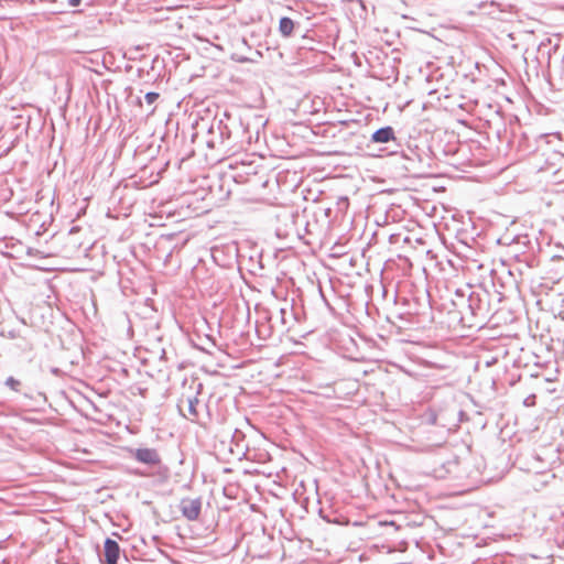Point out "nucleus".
Masks as SVG:
<instances>
[{"mask_svg":"<svg viewBox=\"0 0 564 564\" xmlns=\"http://www.w3.org/2000/svg\"><path fill=\"white\" fill-rule=\"evenodd\" d=\"M159 96L160 95L158 93L149 91L145 94L144 99L148 105H153L158 100Z\"/></svg>","mask_w":564,"mask_h":564,"instance_id":"9","label":"nucleus"},{"mask_svg":"<svg viewBox=\"0 0 564 564\" xmlns=\"http://www.w3.org/2000/svg\"><path fill=\"white\" fill-rule=\"evenodd\" d=\"M467 303V307L473 317H480L481 321L486 318L488 314L487 303L481 299L479 293L470 292Z\"/></svg>","mask_w":564,"mask_h":564,"instance_id":"2","label":"nucleus"},{"mask_svg":"<svg viewBox=\"0 0 564 564\" xmlns=\"http://www.w3.org/2000/svg\"><path fill=\"white\" fill-rule=\"evenodd\" d=\"M217 128H218V129H220V128H221V122H218Z\"/></svg>","mask_w":564,"mask_h":564,"instance_id":"17","label":"nucleus"},{"mask_svg":"<svg viewBox=\"0 0 564 564\" xmlns=\"http://www.w3.org/2000/svg\"><path fill=\"white\" fill-rule=\"evenodd\" d=\"M199 401L197 398H191L188 399V413L189 415L192 416V420H196L197 416H198V412H197V405H198Z\"/></svg>","mask_w":564,"mask_h":564,"instance_id":"8","label":"nucleus"},{"mask_svg":"<svg viewBox=\"0 0 564 564\" xmlns=\"http://www.w3.org/2000/svg\"><path fill=\"white\" fill-rule=\"evenodd\" d=\"M294 30V22L292 19L288 17H283L280 19L279 22V31L282 36L289 37Z\"/></svg>","mask_w":564,"mask_h":564,"instance_id":"6","label":"nucleus"},{"mask_svg":"<svg viewBox=\"0 0 564 564\" xmlns=\"http://www.w3.org/2000/svg\"><path fill=\"white\" fill-rule=\"evenodd\" d=\"M104 552L106 564H117L120 554V547L115 540L110 538L106 539L104 544Z\"/></svg>","mask_w":564,"mask_h":564,"instance_id":"4","label":"nucleus"},{"mask_svg":"<svg viewBox=\"0 0 564 564\" xmlns=\"http://www.w3.org/2000/svg\"><path fill=\"white\" fill-rule=\"evenodd\" d=\"M128 453L131 458L149 467H159L162 463L161 456L155 448H128Z\"/></svg>","mask_w":564,"mask_h":564,"instance_id":"1","label":"nucleus"},{"mask_svg":"<svg viewBox=\"0 0 564 564\" xmlns=\"http://www.w3.org/2000/svg\"><path fill=\"white\" fill-rule=\"evenodd\" d=\"M288 308L281 307L275 315H270L269 321L273 323L272 326H275L276 323H280L282 329L288 327V319H286Z\"/></svg>","mask_w":564,"mask_h":564,"instance_id":"7","label":"nucleus"},{"mask_svg":"<svg viewBox=\"0 0 564 564\" xmlns=\"http://www.w3.org/2000/svg\"><path fill=\"white\" fill-rule=\"evenodd\" d=\"M456 294H457L458 296L463 297V299H464V296H465V295H464V293H463L462 291H457V292H456Z\"/></svg>","mask_w":564,"mask_h":564,"instance_id":"14","label":"nucleus"},{"mask_svg":"<svg viewBox=\"0 0 564 564\" xmlns=\"http://www.w3.org/2000/svg\"><path fill=\"white\" fill-rule=\"evenodd\" d=\"M180 509H181V512L183 514V517H185L187 520L189 521H195L198 519L199 514H200V509H202V502H200V499H182L181 503H180Z\"/></svg>","mask_w":564,"mask_h":564,"instance_id":"3","label":"nucleus"},{"mask_svg":"<svg viewBox=\"0 0 564 564\" xmlns=\"http://www.w3.org/2000/svg\"><path fill=\"white\" fill-rule=\"evenodd\" d=\"M6 384L8 387H10L12 390L18 391L21 383L19 380L14 379L13 377H9L6 380Z\"/></svg>","mask_w":564,"mask_h":564,"instance_id":"10","label":"nucleus"},{"mask_svg":"<svg viewBox=\"0 0 564 564\" xmlns=\"http://www.w3.org/2000/svg\"><path fill=\"white\" fill-rule=\"evenodd\" d=\"M435 421H436V417H435V416L431 417V423H432V424H434V423H435Z\"/></svg>","mask_w":564,"mask_h":564,"instance_id":"16","label":"nucleus"},{"mask_svg":"<svg viewBox=\"0 0 564 564\" xmlns=\"http://www.w3.org/2000/svg\"><path fill=\"white\" fill-rule=\"evenodd\" d=\"M391 140H394V131L390 126L378 129L371 137V141L376 143H387Z\"/></svg>","mask_w":564,"mask_h":564,"instance_id":"5","label":"nucleus"},{"mask_svg":"<svg viewBox=\"0 0 564 564\" xmlns=\"http://www.w3.org/2000/svg\"><path fill=\"white\" fill-rule=\"evenodd\" d=\"M82 2V0H68V6L69 7H77L79 6Z\"/></svg>","mask_w":564,"mask_h":564,"instance_id":"12","label":"nucleus"},{"mask_svg":"<svg viewBox=\"0 0 564 564\" xmlns=\"http://www.w3.org/2000/svg\"><path fill=\"white\" fill-rule=\"evenodd\" d=\"M563 172L562 171H557L555 174H554V183L556 184H562L563 181H562V176H563Z\"/></svg>","mask_w":564,"mask_h":564,"instance_id":"11","label":"nucleus"},{"mask_svg":"<svg viewBox=\"0 0 564 564\" xmlns=\"http://www.w3.org/2000/svg\"><path fill=\"white\" fill-rule=\"evenodd\" d=\"M208 145H209V147H212V148H214V147H215L214 141H208Z\"/></svg>","mask_w":564,"mask_h":564,"instance_id":"15","label":"nucleus"},{"mask_svg":"<svg viewBox=\"0 0 564 564\" xmlns=\"http://www.w3.org/2000/svg\"><path fill=\"white\" fill-rule=\"evenodd\" d=\"M243 435L238 431V430H235V433H234V438H239V437H242Z\"/></svg>","mask_w":564,"mask_h":564,"instance_id":"13","label":"nucleus"}]
</instances>
